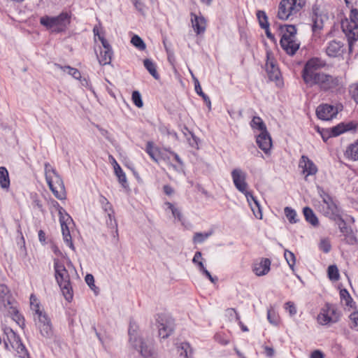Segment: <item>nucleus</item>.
<instances>
[{"label": "nucleus", "instance_id": "1", "mask_svg": "<svg viewBox=\"0 0 358 358\" xmlns=\"http://www.w3.org/2000/svg\"><path fill=\"white\" fill-rule=\"evenodd\" d=\"M231 174L234 186L239 192L245 194L255 216L258 219H262V213L259 201L251 192L247 190L246 173L242 169L236 168L232 170Z\"/></svg>", "mask_w": 358, "mask_h": 358}, {"label": "nucleus", "instance_id": "2", "mask_svg": "<svg viewBox=\"0 0 358 358\" xmlns=\"http://www.w3.org/2000/svg\"><path fill=\"white\" fill-rule=\"evenodd\" d=\"M325 65V62L317 57L311 58L306 62L301 71V77L307 86H318L324 73L317 71Z\"/></svg>", "mask_w": 358, "mask_h": 358}, {"label": "nucleus", "instance_id": "3", "mask_svg": "<svg viewBox=\"0 0 358 358\" xmlns=\"http://www.w3.org/2000/svg\"><path fill=\"white\" fill-rule=\"evenodd\" d=\"M55 277L62 294L68 301L73 299V289L71 283L70 275L64 265L58 259L54 261Z\"/></svg>", "mask_w": 358, "mask_h": 358}, {"label": "nucleus", "instance_id": "4", "mask_svg": "<svg viewBox=\"0 0 358 358\" xmlns=\"http://www.w3.org/2000/svg\"><path fill=\"white\" fill-rule=\"evenodd\" d=\"M282 36L280 41L282 48L289 55H294L299 50L300 43L296 39V28L294 25L280 26Z\"/></svg>", "mask_w": 358, "mask_h": 358}, {"label": "nucleus", "instance_id": "5", "mask_svg": "<svg viewBox=\"0 0 358 358\" xmlns=\"http://www.w3.org/2000/svg\"><path fill=\"white\" fill-rule=\"evenodd\" d=\"M306 3V0H281L277 17L281 20H287L290 17L299 13Z\"/></svg>", "mask_w": 358, "mask_h": 358}, {"label": "nucleus", "instance_id": "6", "mask_svg": "<svg viewBox=\"0 0 358 358\" xmlns=\"http://www.w3.org/2000/svg\"><path fill=\"white\" fill-rule=\"evenodd\" d=\"M69 18L67 13H62L55 17L43 16L40 18V23L52 32L59 33L66 29L70 23Z\"/></svg>", "mask_w": 358, "mask_h": 358}, {"label": "nucleus", "instance_id": "7", "mask_svg": "<svg viewBox=\"0 0 358 358\" xmlns=\"http://www.w3.org/2000/svg\"><path fill=\"white\" fill-rule=\"evenodd\" d=\"M136 325L131 322L129 328V342L132 347L141 353L142 357H149L152 355V348L150 344H147L141 338L136 336Z\"/></svg>", "mask_w": 358, "mask_h": 358}, {"label": "nucleus", "instance_id": "8", "mask_svg": "<svg viewBox=\"0 0 358 358\" xmlns=\"http://www.w3.org/2000/svg\"><path fill=\"white\" fill-rule=\"evenodd\" d=\"M340 315L336 308L330 303H326L317 317V322L321 325H327L338 321Z\"/></svg>", "mask_w": 358, "mask_h": 358}, {"label": "nucleus", "instance_id": "9", "mask_svg": "<svg viewBox=\"0 0 358 358\" xmlns=\"http://www.w3.org/2000/svg\"><path fill=\"white\" fill-rule=\"evenodd\" d=\"M159 336L163 339L167 338L174 331V320L169 315L160 314L157 315Z\"/></svg>", "mask_w": 358, "mask_h": 358}, {"label": "nucleus", "instance_id": "10", "mask_svg": "<svg viewBox=\"0 0 358 358\" xmlns=\"http://www.w3.org/2000/svg\"><path fill=\"white\" fill-rule=\"evenodd\" d=\"M343 86L342 78L340 76H333L324 73L322 75L321 80L318 87L322 91L335 92Z\"/></svg>", "mask_w": 358, "mask_h": 358}, {"label": "nucleus", "instance_id": "11", "mask_svg": "<svg viewBox=\"0 0 358 358\" xmlns=\"http://www.w3.org/2000/svg\"><path fill=\"white\" fill-rule=\"evenodd\" d=\"M64 213H65L64 209L62 207H59V222L61 224L63 239L66 245L69 246V248L73 250H74L75 248L73 244L71 236L70 234V231L68 227V223L72 222V219L67 213L64 214Z\"/></svg>", "mask_w": 358, "mask_h": 358}, {"label": "nucleus", "instance_id": "12", "mask_svg": "<svg viewBox=\"0 0 358 358\" xmlns=\"http://www.w3.org/2000/svg\"><path fill=\"white\" fill-rule=\"evenodd\" d=\"M310 17L312 21V31L313 33L321 31L324 27V22L328 19V16L317 4L313 5L312 7Z\"/></svg>", "mask_w": 358, "mask_h": 358}, {"label": "nucleus", "instance_id": "13", "mask_svg": "<svg viewBox=\"0 0 358 358\" xmlns=\"http://www.w3.org/2000/svg\"><path fill=\"white\" fill-rule=\"evenodd\" d=\"M350 21L342 24L343 31L352 40L358 38V10L352 9L350 13Z\"/></svg>", "mask_w": 358, "mask_h": 358}, {"label": "nucleus", "instance_id": "14", "mask_svg": "<svg viewBox=\"0 0 358 358\" xmlns=\"http://www.w3.org/2000/svg\"><path fill=\"white\" fill-rule=\"evenodd\" d=\"M36 325L42 336L51 338L54 332L50 319L46 313H39V317L35 318Z\"/></svg>", "mask_w": 358, "mask_h": 358}, {"label": "nucleus", "instance_id": "15", "mask_svg": "<svg viewBox=\"0 0 358 358\" xmlns=\"http://www.w3.org/2000/svg\"><path fill=\"white\" fill-rule=\"evenodd\" d=\"M47 183L56 198L59 200L66 198V191L62 178L59 174L52 176L50 180H46Z\"/></svg>", "mask_w": 358, "mask_h": 358}, {"label": "nucleus", "instance_id": "16", "mask_svg": "<svg viewBox=\"0 0 358 358\" xmlns=\"http://www.w3.org/2000/svg\"><path fill=\"white\" fill-rule=\"evenodd\" d=\"M338 112L336 107L327 103L321 104L316 109L317 117L322 120H329L335 117Z\"/></svg>", "mask_w": 358, "mask_h": 358}, {"label": "nucleus", "instance_id": "17", "mask_svg": "<svg viewBox=\"0 0 358 358\" xmlns=\"http://www.w3.org/2000/svg\"><path fill=\"white\" fill-rule=\"evenodd\" d=\"M9 332L11 334V339L8 338V341L11 348L17 352L20 358H29V353L20 337L12 329H9Z\"/></svg>", "mask_w": 358, "mask_h": 358}, {"label": "nucleus", "instance_id": "18", "mask_svg": "<svg viewBox=\"0 0 358 358\" xmlns=\"http://www.w3.org/2000/svg\"><path fill=\"white\" fill-rule=\"evenodd\" d=\"M299 166L302 169L303 173L306 175V180H307L308 176L315 175L318 171L314 162L306 155L301 156L299 162Z\"/></svg>", "mask_w": 358, "mask_h": 358}, {"label": "nucleus", "instance_id": "19", "mask_svg": "<svg viewBox=\"0 0 358 358\" xmlns=\"http://www.w3.org/2000/svg\"><path fill=\"white\" fill-rule=\"evenodd\" d=\"M191 22L194 31L197 35L203 34L206 28V20L202 15L191 13Z\"/></svg>", "mask_w": 358, "mask_h": 358}, {"label": "nucleus", "instance_id": "20", "mask_svg": "<svg viewBox=\"0 0 358 358\" xmlns=\"http://www.w3.org/2000/svg\"><path fill=\"white\" fill-rule=\"evenodd\" d=\"M257 143L259 148L262 150L265 154H267L272 146L271 138L267 131L261 132L257 137Z\"/></svg>", "mask_w": 358, "mask_h": 358}, {"label": "nucleus", "instance_id": "21", "mask_svg": "<svg viewBox=\"0 0 358 358\" xmlns=\"http://www.w3.org/2000/svg\"><path fill=\"white\" fill-rule=\"evenodd\" d=\"M323 203L326 206L323 207L324 215L331 220L334 217H338V215L341 214V210L334 202L332 197Z\"/></svg>", "mask_w": 358, "mask_h": 358}, {"label": "nucleus", "instance_id": "22", "mask_svg": "<svg viewBox=\"0 0 358 358\" xmlns=\"http://www.w3.org/2000/svg\"><path fill=\"white\" fill-rule=\"evenodd\" d=\"M271 261L268 258H262L259 262L253 264V272L257 276H262L268 273L270 271Z\"/></svg>", "mask_w": 358, "mask_h": 358}, {"label": "nucleus", "instance_id": "23", "mask_svg": "<svg viewBox=\"0 0 358 358\" xmlns=\"http://www.w3.org/2000/svg\"><path fill=\"white\" fill-rule=\"evenodd\" d=\"M266 71L271 80H277L280 78V71L275 65V61L271 59L268 54L267 55V61L265 65Z\"/></svg>", "mask_w": 358, "mask_h": 358}, {"label": "nucleus", "instance_id": "24", "mask_svg": "<svg viewBox=\"0 0 358 358\" xmlns=\"http://www.w3.org/2000/svg\"><path fill=\"white\" fill-rule=\"evenodd\" d=\"M356 129V124L352 122L348 123H340L336 126L331 128V136H338L343 133L348 131L355 130Z\"/></svg>", "mask_w": 358, "mask_h": 358}, {"label": "nucleus", "instance_id": "25", "mask_svg": "<svg viewBox=\"0 0 358 358\" xmlns=\"http://www.w3.org/2000/svg\"><path fill=\"white\" fill-rule=\"evenodd\" d=\"M343 44L338 41L333 40L328 43L326 48L327 55L331 57L339 56L343 52Z\"/></svg>", "mask_w": 358, "mask_h": 358}, {"label": "nucleus", "instance_id": "26", "mask_svg": "<svg viewBox=\"0 0 358 358\" xmlns=\"http://www.w3.org/2000/svg\"><path fill=\"white\" fill-rule=\"evenodd\" d=\"M6 308L12 320H14L19 327L23 329L25 326V320L24 317L19 313L17 308L13 306V303L8 306Z\"/></svg>", "mask_w": 358, "mask_h": 358}, {"label": "nucleus", "instance_id": "27", "mask_svg": "<svg viewBox=\"0 0 358 358\" xmlns=\"http://www.w3.org/2000/svg\"><path fill=\"white\" fill-rule=\"evenodd\" d=\"M13 303L11 301V295L8 287L3 284L0 285V304H2L4 308H7Z\"/></svg>", "mask_w": 358, "mask_h": 358}, {"label": "nucleus", "instance_id": "28", "mask_svg": "<svg viewBox=\"0 0 358 358\" xmlns=\"http://www.w3.org/2000/svg\"><path fill=\"white\" fill-rule=\"evenodd\" d=\"M331 220L336 222L341 233L344 236L348 237L352 233L351 227L347 225L345 221L342 218L341 214L338 215V217L332 218Z\"/></svg>", "mask_w": 358, "mask_h": 358}, {"label": "nucleus", "instance_id": "29", "mask_svg": "<svg viewBox=\"0 0 358 358\" xmlns=\"http://www.w3.org/2000/svg\"><path fill=\"white\" fill-rule=\"evenodd\" d=\"M345 157L352 161H358V141L350 144L344 153Z\"/></svg>", "mask_w": 358, "mask_h": 358}, {"label": "nucleus", "instance_id": "30", "mask_svg": "<svg viewBox=\"0 0 358 358\" xmlns=\"http://www.w3.org/2000/svg\"><path fill=\"white\" fill-rule=\"evenodd\" d=\"M0 187L6 191H8L10 187L8 171L4 166L0 167Z\"/></svg>", "mask_w": 358, "mask_h": 358}, {"label": "nucleus", "instance_id": "31", "mask_svg": "<svg viewBox=\"0 0 358 358\" xmlns=\"http://www.w3.org/2000/svg\"><path fill=\"white\" fill-rule=\"evenodd\" d=\"M303 215L306 220L314 227L319 224V220L313 210L309 207H305L303 209Z\"/></svg>", "mask_w": 358, "mask_h": 358}, {"label": "nucleus", "instance_id": "32", "mask_svg": "<svg viewBox=\"0 0 358 358\" xmlns=\"http://www.w3.org/2000/svg\"><path fill=\"white\" fill-rule=\"evenodd\" d=\"M178 353L184 358H192V350L188 343H181L178 345Z\"/></svg>", "mask_w": 358, "mask_h": 358}, {"label": "nucleus", "instance_id": "33", "mask_svg": "<svg viewBox=\"0 0 358 358\" xmlns=\"http://www.w3.org/2000/svg\"><path fill=\"white\" fill-rule=\"evenodd\" d=\"M55 66L64 72H66L69 75H71L75 79L80 80L81 78L80 72L76 68L71 67L70 66H62L59 64H55Z\"/></svg>", "mask_w": 358, "mask_h": 358}, {"label": "nucleus", "instance_id": "34", "mask_svg": "<svg viewBox=\"0 0 358 358\" xmlns=\"http://www.w3.org/2000/svg\"><path fill=\"white\" fill-rule=\"evenodd\" d=\"M146 152L150 157L156 162H158L159 157L160 156L159 149L155 146L151 141H148L146 145Z\"/></svg>", "mask_w": 358, "mask_h": 358}, {"label": "nucleus", "instance_id": "35", "mask_svg": "<svg viewBox=\"0 0 358 358\" xmlns=\"http://www.w3.org/2000/svg\"><path fill=\"white\" fill-rule=\"evenodd\" d=\"M192 75L193 80L194 81V88H195L196 92L203 98L204 102L206 103L208 108L210 109L211 101L210 100V98L203 92L201 87L200 85V83H199L198 79L192 73Z\"/></svg>", "mask_w": 358, "mask_h": 358}, {"label": "nucleus", "instance_id": "36", "mask_svg": "<svg viewBox=\"0 0 358 358\" xmlns=\"http://www.w3.org/2000/svg\"><path fill=\"white\" fill-rule=\"evenodd\" d=\"M113 51L112 49L103 50L98 56L99 62L101 65L109 64L111 62Z\"/></svg>", "mask_w": 358, "mask_h": 358}, {"label": "nucleus", "instance_id": "37", "mask_svg": "<svg viewBox=\"0 0 358 358\" xmlns=\"http://www.w3.org/2000/svg\"><path fill=\"white\" fill-rule=\"evenodd\" d=\"M114 171L115 176L118 178L119 182L122 185L123 187H127L128 186V184L126 175L121 169L120 166L117 164V162H115V165L114 166Z\"/></svg>", "mask_w": 358, "mask_h": 358}, {"label": "nucleus", "instance_id": "38", "mask_svg": "<svg viewBox=\"0 0 358 358\" xmlns=\"http://www.w3.org/2000/svg\"><path fill=\"white\" fill-rule=\"evenodd\" d=\"M145 68L153 76L154 78L158 80L159 75L157 71L155 64L150 59H145L143 61Z\"/></svg>", "mask_w": 358, "mask_h": 358}, {"label": "nucleus", "instance_id": "39", "mask_svg": "<svg viewBox=\"0 0 358 358\" xmlns=\"http://www.w3.org/2000/svg\"><path fill=\"white\" fill-rule=\"evenodd\" d=\"M250 125L253 129H257L259 131H261V132H264V131H267L264 122L259 117L255 116L250 122Z\"/></svg>", "mask_w": 358, "mask_h": 358}, {"label": "nucleus", "instance_id": "40", "mask_svg": "<svg viewBox=\"0 0 358 358\" xmlns=\"http://www.w3.org/2000/svg\"><path fill=\"white\" fill-rule=\"evenodd\" d=\"M108 218L106 219V224L108 227L114 229L116 235H118L117 224L114 217V211L108 212Z\"/></svg>", "mask_w": 358, "mask_h": 358}, {"label": "nucleus", "instance_id": "41", "mask_svg": "<svg viewBox=\"0 0 358 358\" xmlns=\"http://www.w3.org/2000/svg\"><path fill=\"white\" fill-rule=\"evenodd\" d=\"M328 278L333 281H337L340 278L338 268L336 265H330L327 269Z\"/></svg>", "mask_w": 358, "mask_h": 358}, {"label": "nucleus", "instance_id": "42", "mask_svg": "<svg viewBox=\"0 0 358 358\" xmlns=\"http://www.w3.org/2000/svg\"><path fill=\"white\" fill-rule=\"evenodd\" d=\"M285 214L291 224H295L299 221L296 212L290 207H285L284 209Z\"/></svg>", "mask_w": 358, "mask_h": 358}, {"label": "nucleus", "instance_id": "43", "mask_svg": "<svg viewBox=\"0 0 358 358\" xmlns=\"http://www.w3.org/2000/svg\"><path fill=\"white\" fill-rule=\"evenodd\" d=\"M213 234V231L206 233L196 232L194 234L192 241L194 243H202Z\"/></svg>", "mask_w": 358, "mask_h": 358}, {"label": "nucleus", "instance_id": "44", "mask_svg": "<svg viewBox=\"0 0 358 358\" xmlns=\"http://www.w3.org/2000/svg\"><path fill=\"white\" fill-rule=\"evenodd\" d=\"M284 257L290 268L294 271V267L296 263V257L294 254L288 250H285L284 252Z\"/></svg>", "mask_w": 358, "mask_h": 358}, {"label": "nucleus", "instance_id": "45", "mask_svg": "<svg viewBox=\"0 0 358 358\" xmlns=\"http://www.w3.org/2000/svg\"><path fill=\"white\" fill-rule=\"evenodd\" d=\"M131 43L140 50H144L146 48L145 43L138 35H134L131 38Z\"/></svg>", "mask_w": 358, "mask_h": 358}, {"label": "nucleus", "instance_id": "46", "mask_svg": "<svg viewBox=\"0 0 358 358\" xmlns=\"http://www.w3.org/2000/svg\"><path fill=\"white\" fill-rule=\"evenodd\" d=\"M58 174L56 170L48 162L45 163V175L46 180H50L52 176Z\"/></svg>", "mask_w": 358, "mask_h": 358}, {"label": "nucleus", "instance_id": "47", "mask_svg": "<svg viewBox=\"0 0 358 358\" xmlns=\"http://www.w3.org/2000/svg\"><path fill=\"white\" fill-rule=\"evenodd\" d=\"M257 17L259 20V26L263 28L264 24H269L268 22V17L266 13L263 10H258L257 13Z\"/></svg>", "mask_w": 358, "mask_h": 358}, {"label": "nucleus", "instance_id": "48", "mask_svg": "<svg viewBox=\"0 0 358 358\" xmlns=\"http://www.w3.org/2000/svg\"><path fill=\"white\" fill-rule=\"evenodd\" d=\"M227 312L233 313L235 316V320L238 322L241 330L243 331H248V327L241 321L240 316L234 308H228Z\"/></svg>", "mask_w": 358, "mask_h": 358}, {"label": "nucleus", "instance_id": "49", "mask_svg": "<svg viewBox=\"0 0 358 358\" xmlns=\"http://www.w3.org/2000/svg\"><path fill=\"white\" fill-rule=\"evenodd\" d=\"M133 103L138 107L141 108L143 105L141 94L138 91H134L131 96Z\"/></svg>", "mask_w": 358, "mask_h": 358}, {"label": "nucleus", "instance_id": "50", "mask_svg": "<svg viewBox=\"0 0 358 358\" xmlns=\"http://www.w3.org/2000/svg\"><path fill=\"white\" fill-rule=\"evenodd\" d=\"M166 205L171 210L173 216L174 217L177 218L178 220H181V219H182V214L180 213V210L179 209H178L177 208H176L170 202H166Z\"/></svg>", "mask_w": 358, "mask_h": 358}, {"label": "nucleus", "instance_id": "51", "mask_svg": "<svg viewBox=\"0 0 358 358\" xmlns=\"http://www.w3.org/2000/svg\"><path fill=\"white\" fill-rule=\"evenodd\" d=\"M341 298L345 301V303L348 306L352 307V299L346 289H341L340 292Z\"/></svg>", "mask_w": 358, "mask_h": 358}, {"label": "nucleus", "instance_id": "52", "mask_svg": "<svg viewBox=\"0 0 358 358\" xmlns=\"http://www.w3.org/2000/svg\"><path fill=\"white\" fill-rule=\"evenodd\" d=\"M99 201L101 203L104 211H106V213L112 212V210H113L111 204L110 203V202L108 201V199L106 197L101 196L100 197Z\"/></svg>", "mask_w": 358, "mask_h": 358}, {"label": "nucleus", "instance_id": "53", "mask_svg": "<svg viewBox=\"0 0 358 358\" xmlns=\"http://www.w3.org/2000/svg\"><path fill=\"white\" fill-rule=\"evenodd\" d=\"M267 319L269 322L272 324H278V317L275 315V311L273 309H268L267 311Z\"/></svg>", "mask_w": 358, "mask_h": 358}, {"label": "nucleus", "instance_id": "54", "mask_svg": "<svg viewBox=\"0 0 358 358\" xmlns=\"http://www.w3.org/2000/svg\"><path fill=\"white\" fill-rule=\"evenodd\" d=\"M320 248L325 253L329 252L331 250V246L327 239H322L320 243Z\"/></svg>", "mask_w": 358, "mask_h": 358}, {"label": "nucleus", "instance_id": "55", "mask_svg": "<svg viewBox=\"0 0 358 358\" xmlns=\"http://www.w3.org/2000/svg\"><path fill=\"white\" fill-rule=\"evenodd\" d=\"M351 328L358 329V312H353L350 315Z\"/></svg>", "mask_w": 358, "mask_h": 358}, {"label": "nucleus", "instance_id": "56", "mask_svg": "<svg viewBox=\"0 0 358 358\" xmlns=\"http://www.w3.org/2000/svg\"><path fill=\"white\" fill-rule=\"evenodd\" d=\"M85 280L92 290L95 291V289H97L94 285V278L92 274H87Z\"/></svg>", "mask_w": 358, "mask_h": 358}, {"label": "nucleus", "instance_id": "57", "mask_svg": "<svg viewBox=\"0 0 358 358\" xmlns=\"http://www.w3.org/2000/svg\"><path fill=\"white\" fill-rule=\"evenodd\" d=\"M285 308L289 311V313L291 316H293L296 314V308L293 302H287L285 303Z\"/></svg>", "mask_w": 358, "mask_h": 358}, {"label": "nucleus", "instance_id": "58", "mask_svg": "<svg viewBox=\"0 0 358 358\" xmlns=\"http://www.w3.org/2000/svg\"><path fill=\"white\" fill-rule=\"evenodd\" d=\"M34 298V295H31V297H30V301H31V306L32 307V310L34 311H35V313L36 315H37V318L39 317V313H45V312H43V310H41L40 309V307H39V304L38 303H36L34 304L33 302H32V299Z\"/></svg>", "mask_w": 358, "mask_h": 358}, {"label": "nucleus", "instance_id": "59", "mask_svg": "<svg viewBox=\"0 0 358 358\" xmlns=\"http://www.w3.org/2000/svg\"><path fill=\"white\" fill-rule=\"evenodd\" d=\"M318 193L320 197L322 199L323 202L327 201L330 198H331V196L329 194L325 192V191L322 188L318 187Z\"/></svg>", "mask_w": 358, "mask_h": 358}, {"label": "nucleus", "instance_id": "60", "mask_svg": "<svg viewBox=\"0 0 358 358\" xmlns=\"http://www.w3.org/2000/svg\"><path fill=\"white\" fill-rule=\"evenodd\" d=\"M131 2L134 3L135 8L140 12L143 11L144 5L141 1V0H131Z\"/></svg>", "mask_w": 358, "mask_h": 358}, {"label": "nucleus", "instance_id": "61", "mask_svg": "<svg viewBox=\"0 0 358 358\" xmlns=\"http://www.w3.org/2000/svg\"><path fill=\"white\" fill-rule=\"evenodd\" d=\"M264 29H265L266 35L268 38H269L272 41H275V36L273 34H272L269 29V24H264L263 27Z\"/></svg>", "mask_w": 358, "mask_h": 358}, {"label": "nucleus", "instance_id": "62", "mask_svg": "<svg viewBox=\"0 0 358 358\" xmlns=\"http://www.w3.org/2000/svg\"><path fill=\"white\" fill-rule=\"evenodd\" d=\"M351 92L355 101L358 103V83L352 87Z\"/></svg>", "mask_w": 358, "mask_h": 358}, {"label": "nucleus", "instance_id": "63", "mask_svg": "<svg viewBox=\"0 0 358 358\" xmlns=\"http://www.w3.org/2000/svg\"><path fill=\"white\" fill-rule=\"evenodd\" d=\"M201 273L203 275H205L210 280L211 282L215 283L217 281V277H213L211 275V274L210 273V272L207 269H205Z\"/></svg>", "mask_w": 358, "mask_h": 358}, {"label": "nucleus", "instance_id": "64", "mask_svg": "<svg viewBox=\"0 0 358 358\" xmlns=\"http://www.w3.org/2000/svg\"><path fill=\"white\" fill-rule=\"evenodd\" d=\"M310 358H324V355L322 351L315 350L311 353Z\"/></svg>", "mask_w": 358, "mask_h": 358}]
</instances>
